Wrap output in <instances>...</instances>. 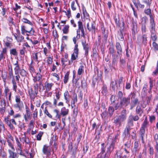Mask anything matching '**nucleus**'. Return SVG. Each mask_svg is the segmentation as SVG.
Segmentation results:
<instances>
[{
	"instance_id": "obj_44",
	"label": "nucleus",
	"mask_w": 158,
	"mask_h": 158,
	"mask_svg": "<svg viewBox=\"0 0 158 158\" xmlns=\"http://www.w3.org/2000/svg\"><path fill=\"white\" fill-rule=\"evenodd\" d=\"M69 26L68 25H66L62 29L63 33L64 34H67L69 32Z\"/></svg>"
},
{
	"instance_id": "obj_29",
	"label": "nucleus",
	"mask_w": 158,
	"mask_h": 158,
	"mask_svg": "<svg viewBox=\"0 0 158 158\" xmlns=\"http://www.w3.org/2000/svg\"><path fill=\"white\" fill-rule=\"evenodd\" d=\"M144 12L145 14L149 15L150 19L153 18V17L152 14L151 10L150 9V7H148V9H145Z\"/></svg>"
},
{
	"instance_id": "obj_14",
	"label": "nucleus",
	"mask_w": 158,
	"mask_h": 158,
	"mask_svg": "<svg viewBox=\"0 0 158 158\" xmlns=\"http://www.w3.org/2000/svg\"><path fill=\"white\" fill-rule=\"evenodd\" d=\"M53 85V84L52 83H49L48 82L46 81L44 83V87L46 89L45 92L48 93L51 90L52 87Z\"/></svg>"
},
{
	"instance_id": "obj_11",
	"label": "nucleus",
	"mask_w": 158,
	"mask_h": 158,
	"mask_svg": "<svg viewBox=\"0 0 158 158\" xmlns=\"http://www.w3.org/2000/svg\"><path fill=\"white\" fill-rule=\"evenodd\" d=\"M41 57V54L40 52H35L32 53L33 60L35 62L39 63L40 60H38L39 57Z\"/></svg>"
},
{
	"instance_id": "obj_10",
	"label": "nucleus",
	"mask_w": 158,
	"mask_h": 158,
	"mask_svg": "<svg viewBox=\"0 0 158 158\" xmlns=\"http://www.w3.org/2000/svg\"><path fill=\"white\" fill-rule=\"evenodd\" d=\"M78 44L75 45L74 49V52L72 54L71 60H75L77 59L78 57Z\"/></svg>"
},
{
	"instance_id": "obj_63",
	"label": "nucleus",
	"mask_w": 158,
	"mask_h": 158,
	"mask_svg": "<svg viewBox=\"0 0 158 158\" xmlns=\"http://www.w3.org/2000/svg\"><path fill=\"white\" fill-rule=\"evenodd\" d=\"M133 99H134V100L132 99L131 102L134 104V106H135L137 104L139 103V101L138 99V98H135H135Z\"/></svg>"
},
{
	"instance_id": "obj_9",
	"label": "nucleus",
	"mask_w": 158,
	"mask_h": 158,
	"mask_svg": "<svg viewBox=\"0 0 158 158\" xmlns=\"http://www.w3.org/2000/svg\"><path fill=\"white\" fill-rule=\"evenodd\" d=\"M42 151L44 154L50 155L51 151V148L50 147L47 146V145H45L43 146Z\"/></svg>"
},
{
	"instance_id": "obj_52",
	"label": "nucleus",
	"mask_w": 158,
	"mask_h": 158,
	"mask_svg": "<svg viewBox=\"0 0 158 158\" xmlns=\"http://www.w3.org/2000/svg\"><path fill=\"white\" fill-rule=\"evenodd\" d=\"M145 132V129L142 128H140V137L142 138L143 142V135L144 134Z\"/></svg>"
},
{
	"instance_id": "obj_33",
	"label": "nucleus",
	"mask_w": 158,
	"mask_h": 158,
	"mask_svg": "<svg viewBox=\"0 0 158 158\" xmlns=\"http://www.w3.org/2000/svg\"><path fill=\"white\" fill-rule=\"evenodd\" d=\"M142 43L146 46L147 43V35L146 34H142Z\"/></svg>"
},
{
	"instance_id": "obj_25",
	"label": "nucleus",
	"mask_w": 158,
	"mask_h": 158,
	"mask_svg": "<svg viewBox=\"0 0 158 158\" xmlns=\"http://www.w3.org/2000/svg\"><path fill=\"white\" fill-rule=\"evenodd\" d=\"M28 93L31 99L34 101L35 97V92H34L32 89L31 88L29 90Z\"/></svg>"
},
{
	"instance_id": "obj_56",
	"label": "nucleus",
	"mask_w": 158,
	"mask_h": 158,
	"mask_svg": "<svg viewBox=\"0 0 158 158\" xmlns=\"http://www.w3.org/2000/svg\"><path fill=\"white\" fill-rule=\"evenodd\" d=\"M142 24H144L146 25V23L148 21V19L146 16H144L141 19Z\"/></svg>"
},
{
	"instance_id": "obj_6",
	"label": "nucleus",
	"mask_w": 158,
	"mask_h": 158,
	"mask_svg": "<svg viewBox=\"0 0 158 158\" xmlns=\"http://www.w3.org/2000/svg\"><path fill=\"white\" fill-rule=\"evenodd\" d=\"M6 141L8 143L9 146L10 147L13 151L15 150V148L13 145V138L10 134L7 135L6 137Z\"/></svg>"
},
{
	"instance_id": "obj_61",
	"label": "nucleus",
	"mask_w": 158,
	"mask_h": 158,
	"mask_svg": "<svg viewBox=\"0 0 158 158\" xmlns=\"http://www.w3.org/2000/svg\"><path fill=\"white\" fill-rule=\"evenodd\" d=\"M44 113L49 118H52V116L49 113L48 110H47L46 107H45V109H44Z\"/></svg>"
},
{
	"instance_id": "obj_38",
	"label": "nucleus",
	"mask_w": 158,
	"mask_h": 158,
	"mask_svg": "<svg viewBox=\"0 0 158 158\" xmlns=\"http://www.w3.org/2000/svg\"><path fill=\"white\" fill-rule=\"evenodd\" d=\"M84 66L83 65L80 66L78 70L77 74L79 75H81L84 72Z\"/></svg>"
},
{
	"instance_id": "obj_37",
	"label": "nucleus",
	"mask_w": 158,
	"mask_h": 158,
	"mask_svg": "<svg viewBox=\"0 0 158 158\" xmlns=\"http://www.w3.org/2000/svg\"><path fill=\"white\" fill-rule=\"evenodd\" d=\"M69 72H67L64 75V82L65 84H66L68 82V81L69 79Z\"/></svg>"
},
{
	"instance_id": "obj_8",
	"label": "nucleus",
	"mask_w": 158,
	"mask_h": 158,
	"mask_svg": "<svg viewBox=\"0 0 158 158\" xmlns=\"http://www.w3.org/2000/svg\"><path fill=\"white\" fill-rule=\"evenodd\" d=\"M101 29L102 33L103 35L102 42L104 44H106V43L108 36V31L106 30L103 25L102 26Z\"/></svg>"
},
{
	"instance_id": "obj_21",
	"label": "nucleus",
	"mask_w": 158,
	"mask_h": 158,
	"mask_svg": "<svg viewBox=\"0 0 158 158\" xmlns=\"http://www.w3.org/2000/svg\"><path fill=\"white\" fill-rule=\"evenodd\" d=\"M78 29L81 30V31L82 34L81 36H84V34L85 33L84 28L82 22L79 21L78 22Z\"/></svg>"
},
{
	"instance_id": "obj_7",
	"label": "nucleus",
	"mask_w": 158,
	"mask_h": 158,
	"mask_svg": "<svg viewBox=\"0 0 158 158\" xmlns=\"http://www.w3.org/2000/svg\"><path fill=\"white\" fill-rule=\"evenodd\" d=\"M21 31L22 34L24 35L25 33H29L31 35H34L35 32L34 30L32 27L31 28V30H27L25 29V27L24 26L22 25L21 26Z\"/></svg>"
},
{
	"instance_id": "obj_32",
	"label": "nucleus",
	"mask_w": 158,
	"mask_h": 158,
	"mask_svg": "<svg viewBox=\"0 0 158 158\" xmlns=\"http://www.w3.org/2000/svg\"><path fill=\"white\" fill-rule=\"evenodd\" d=\"M17 33L19 34L16 40L19 42H21L23 40L24 37L20 34V32L19 30H17Z\"/></svg>"
},
{
	"instance_id": "obj_51",
	"label": "nucleus",
	"mask_w": 158,
	"mask_h": 158,
	"mask_svg": "<svg viewBox=\"0 0 158 158\" xmlns=\"http://www.w3.org/2000/svg\"><path fill=\"white\" fill-rule=\"evenodd\" d=\"M72 100L73 101L72 102V103H73V104H75V102H77V96L76 93H73Z\"/></svg>"
},
{
	"instance_id": "obj_39",
	"label": "nucleus",
	"mask_w": 158,
	"mask_h": 158,
	"mask_svg": "<svg viewBox=\"0 0 158 158\" xmlns=\"http://www.w3.org/2000/svg\"><path fill=\"white\" fill-rule=\"evenodd\" d=\"M114 111V109L113 107L110 106L108 108V114L110 117H111L113 114Z\"/></svg>"
},
{
	"instance_id": "obj_17",
	"label": "nucleus",
	"mask_w": 158,
	"mask_h": 158,
	"mask_svg": "<svg viewBox=\"0 0 158 158\" xmlns=\"http://www.w3.org/2000/svg\"><path fill=\"white\" fill-rule=\"evenodd\" d=\"M42 78V75L40 73H37L35 76L33 77V80L34 83H37V81H40Z\"/></svg>"
},
{
	"instance_id": "obj_47",
	"label": "nucleus",
	"mask_w": 158,
	"mask_h": 158,
	"mask_svg": "<svg viewBox=\"0 0 158 158\" xmlns=\"http://www.w3.org/2000/svg\"><path fill=\"white\" fill-rule=\"evenodd\" d=\"M53 112L56 113V115L55 118H58L60 119L61 118V114H60L59 113V111L57 109H55L53 110Z\"/></svg>"
},
{
	"instance_id": "obj_40",
	"label": "nucleus",
	"mask_w": 158,
	"mask_h": 158,
	"mask_svg": "<svg viewBox=\"0 0 158 158\" xmlns=\"http://www.w3.org/2000/svg\"><path fill=\"white\" fill-rule=\"evenodd\" d=\"M131 119L132 120V121H136L139 119V117L137 115L133 116L132 115H130L128 117Z\"/></svg>"
},
{
	"instance_id": "obj_5",
	"label": "nucleus",
	"mask_w": 158,
	"mask_h": 158,
	"mask_svg": "<svg viewBox=\"0 0 158 158\" xmlns=\"http://www.w3.org/2000/svg\"><path fill=\"white\" fill-rule=\"evenodd\" d=\"M133 126V121L129 118L127 120V124L124 130V133L125 135H128L130 134V131L132 129Z\"/></svg>"
},
{
	"instance_id": "obj_16",
	"label": "nucleus",
	"mask_w": 158,
	"mask_h": 158,
	"mask_svg": "<svg viewBox=\"0 0 158 158\" xmlns=\"http://www.w3.org/2000/svg\"><path fill=\"white\" fill-rule=\"evenodd\" d=\"M150 32L155 31V23L153 18L150 19Z\"/></svg>"
},
{
	"instance_id": "obj_13",
	"label": "nucleus",
	"mask_w": 158,
	"mask_h": 158,
	"mask_svg": "<svg viewBox=\"0 0 158 158\" xmlns=\"http://www.w3.org/2000/svg\"><path fill=\"white\" fill-rule=\"evenodd\" d=\"M91 27H89V22H88L86 24V27L88 30L89 31H94L96 29V24L94 22L91 23Z\"/></svg>"
},
{
	"instance_id": "obj_30",
	"label": "nucleus",
	"mask_w": 158,
	"mask_h": 158,
	"mask_svg": "<svg viewBox=\"0 0 158 158\" xmlns=\"http://www.w3.org/2000/svg\"><path fill=\"white\" fill-rule=\"evenodd\" d=\"M134 3L135 6L137 8H143L144 7V5L141 4L139 0H137V2H134Z\"/></svg>"
},
{
	"instance_id": "obj_22",
	"label": "nucleus",
	"mask_w": 158,
	"mask_h": 158,
	"mask_svg": "<svg viewBox=\"0 0 158 158\" xmlns=\"http://www.w3.org/2000/svg\"><path fill=\"white\" fill-rule=\"evenodd\" d=\"M55 96L56 98H53V104L55 106H56L57 105L58 101L60 98V95L59 92L56 93Z\"/></svg>"
},
{
	"instance_id": "obj_59",
	"label": "nucleus",
	"mask_w": 158,
	"mask_h": 158,
	"mask_svg": "<svg viewBox=\"0 0 158 158\" xmlns=\"http://www.w3.org/2000/svg\"><path fill=\"white\" fill-rule=\"evenodd\" d=\"M131 146L130 141H128L127 142L124 144L125 148L127 149H130V147Z\"/></svg>"
},
{
	"instance_id": "obj_36",
	"label": "nucleus",
	"mask_w": 158,
	"mask_h": 158,
	"mask_svg": "<svg viewBox=\"0 0 158 158\" xmlns=\"http://www.w3.org/2000/svg\"><path fill=\"white\" fill-rule=\"evenodd\" d=\"M151 33V37L152 40L154 41H155L157 39V36L156 35V31L150 32Z\"/></svg>"
},
{
	"instance_id": "obj_42",
	"label": "nucleus",
	"mask_w": 158,
	"mask_h": 158,
	"mask_svg": "<svg viewBox=\"0 0 158 158\" xmlns=\"http://www.w3.org/2000/svg\"><path fill=\"white\" fill-rule=\"evenodd\" d=\"M27 72L24 69H22L20 70L19 72V74L22 76L23 77H25L27 76Z\"/></svg>"
},
{
	"instance_id": "obj_45",
	"label": "nucleus",
	"mask_w": 158,
	"mask_h": 158,
	"mask_svg": "<svg viewBox=\"0 0 158 158\" xmlns=\"http://www.w3.org/2000/svg\"><path fill=\"white\" fill-rule=\"evenodd\" d=\"M117 138V136H116L114 139L112 140L110 146H109L110 147H111L113 149L114 148V145L116 143V140Z\"/></svg>"
},
{
	"instance_id": "obj_35",
	"label": "nucleus",
	"mask_w": 158,
	"mask_h": 158,
	"mask_svg": "<svg viewBox=\"0 0 158 158\" xmlns=\"http://www.w3.org/2000/svg\"><path fill=\"white\" fill-rule=\"evenodd\" d=\"M46 70V66L44 64H43L42 66L40 67L39 68V72L41 74V73H43Z\"/></svg>"
},
{
	"instance_id": "obj_18",
	"label": "nucleus",
	"mask_w": 158,
	"mask_h": 158,
	"mask_svg": "<svg viewBox=\"0 0 158 158\" xmlns=\"http://www.w3.org/2000/svg\"><path fill=\"white\" fill-rule=\"evenodd\" d=\"M135 111L136 114L140 116H141L143 112V110L141 106L139 105L137 106Z\"/></svg>"
},
{
	"instance_id": "obj_48",
	"label": "nucleus",
	"mask_w": 158,
	"mask_h": 158,
	"mask_svg": "<svg viewBox=\"0 0 158 158\" xmlns=\"http://www.w3.org/2000/svg\"><path fill=\"white\" fill-rule=\"evenodd\" d=\"M6 39L7 40H10L9 41V42L8 41H6L5 42V45L7 46V47H10V45H11V43L10 42H11L12 41V39H11L9 37H6Z\"/></svg>"
},
{
	"instance_id": "obj_3",
	"label": "nucleus",
	"mask_w": 158,
	"mask_h": 158,
	"mask_svg": "<svg viewBox=\"0 0 158 158\" xmlns=\"http://www.w3.org/2000/svg\"><path fill=\"white\" fill-rule=\"evenodd\" d=\"M135 93L131 92L128 96V97H123L121 99L120 102L121 106H127L130 103V98L131 99L135 98Z\"/></svg>"
},
{
	"instance_id": "obj_62",
	"label": "nucleus",
	"mask_w": 158,
	"mask_h": 158,
	"mask_svg": "<svg viewBox=\"0 0 158 158\" xmlns=\"http://www.w3.org/2000/svg\"><path fill=\"white\" fill-rule=\"evenodd\" d=\"M1 76L2 78L3 81L4 82H5L6 81V80L7 78V74L6 73H3L2 72V74Z\"/></svg>"
},
{
	"instance_id": "obj_1",
	"label": "nucleus",
	"mask_w": 158,
	"mask_h": 158,
	"mask_svg": "<svg viewBox=\"0 0 158 158\" xmlns=\"http://www.w3.org/2000/svg\"><path fill=\"white\" fill-rule=\"evenodd\" d=\"M127 118V114L126 110H124L121 112L120 115H117L114 118V123L116 125L119 127L121 126L122 123L124 122Z\"/></svg>"
},
{
	"instance_id": "obj_55",
	"label": "nucleus",
	"mask_w": 158,
	"mask_h": 158,
	"mask_svg": "<svg viewBox=\"0 0 158 158\" xmlns=\"http://www.w3.org/2000/svg\"><path fill=\"white\" fill-rule=\"evenodd\" d=\"M141 30L142 34H145L146 32V25L144 24H142Z\"/></svg>"
},
{
	"instance_id": "obj_27",
	"label": "nucleus",
	"mask_w": 158,
	"mask_h": 158,
	"mask_svg": "<svg viewBox=\"0 0 158 158\" xmlns=\"http://www.w3.org/2000/svg\"><path fill=\"white\" fill-rule=\"evenodd\" d=\"M14 64L15 66V67L14 68L15 73H19V72L21 69H20L19 65L18 63V61H16V63Z\"/></svg>"
},
{
	"instance_id": "obj_53",
	"label": "nucleus",
	"mask_w": 158,
	"mask_h": 158,
	"mask_svg": "<svg viewBox=\"0 0 158 158\" xmlns=\"http://www.w3.org/2000/svg\"><path fill=\"white\" fill-rule=\"evenodd\" d=\"M4 93L5 94V97L6 100H7V95L9 94V93L10 92V89L8 88V87H6L4 89Z\"/></svg>"
},
{
	"instance_id": "obj_26",
	"label": "nucleus",
	"mask_w": 158,
	"mask_h": 158,
	"mask_svg": "<svg viewBox=\"0 0 158 158\" xmlns=\"http://www.w3.org/2000/svg\"><path fill=\"white\" fill-rule=\"evenodd\" d=\"M64 97L66 102L67 103L69 102L70 95L69 93L67 90H66L64 93Z\"/></svg>"
},
{
	"instance_id": "obj_23",
	"label": "nucleus",
	"mask_w": 158,
	"mask_h": 158,
	"mask_svg": "<svg viewBox=\"0 0 158 158\" xmlns=\"http://www.w3.org/2000/svg\"><path fill=\"white\" fill-rule=\"evenodd\" d=\"M16 152H17V154H18V155H20L21 156H23L24 157H27V156L25 155L24 153L23 152V148H16Z\"/></svg>"
},
{
	"instance_id": "obj_20",
	"label": "nucleus",
	"mask_w": 158,
	"mask_h": 158,
	"mask_svg": "<svg viewBox=\"0 0 158 158\" xmlns=\"http://www.w3.org/2000/svg\"><path fill=\"white\" fill-rule=\"evenodd\" d=\"M122 27L121 28L122 29L120 30V33L118 35V39L121 40V41H123L124 40V37L123 35V29H124V23L123 22H122Z\"/></svg>"
},
{
	"instance_id": "obj_46",
	"label": "nucleus",
	"mask_w": 158,
	"mask_h": 158,
	"mask_svg": "<svg viewBox=\"0 0 158 158\" xmlns=\"http://www.w3.org/2000/svg\"><path fill=\"white\" fill-rule=\"evenodd\" d=\"M148 124V122L147 119V118H145L144 119L141 128L145 129L147 127Z\"/></svg>"
},
{
	"instance_id": "obj_57",
	"label": "nucleus",
	"mask_w": 158,
	"mask_h": 158,
	"mask_svg": "<svg viewBox=\"0 0 158 158\" xmlns=\"http://www.w3.org/2000/svg\"><path fill=\"white\" fill-rule=\"evenodd\" d=\"M83 14L84 15V16L86 18V19H88L89 21H90L89 19V14L87 13L86 11H84L82 12Z\"/></svg>"
},
{
	"instance_id": "obj_49",
	"label": "nucleus",
	"mask_w": 158,
	"mask_h": 158,
	"mask_svg": "<svg viewBox=\"0 0 158 158\" xmlns=\"http://www.w3.org/2000/svg\"><path fill=\"white\" fill-rule=\"evenodd\" d=\"M62 12L65 13V15L67 16L68 18H69L71 17V12L70 9H69L67 11L63 10L62 11Z\"/></svg>"
},
{
	"instance_id": "obj_28",
	"label": "nucleus",
	"mask_w": 158,
	"mask_h": 158,
	"mask_svg": "<svg viewBox=\"0 0 158 158\" xmlns=\"http://www.w3.org/2000/svg\"><path fill=\"white\" fill-rule=\"evenodd\" d=\"M148 78L149 80V84L150 85L149 92L150 93L151 92L153 86L155 85V83L154 82L152 78L149 77Z\"/></svg>"
},
{
	"instance_id": "obj_31",
	"label": "nucleus",
	"mask_w": 158,
	"mask_h": 158,
	"mask_svg": "<svg viewBox=\"0 0 158 158\" xmlns=\"http://www.w3.org/2000/svg\"><path fill=\"white\" fill-rule=\"evenodd\" d=\"M12 84L13 89L15 92H17V86L15 78L12 79Z\"/></svg>"
},
{
	"instance_id": "obj_58",
	"label": "nucleus",
	"mask_w": 158,
	"mask_h": 158,
	"mask_svg": "<svg viewBox=\"0 0 158 158\" xmlns=\"http://www.w3.org/2000/svg\"><path fill=\"white\" fill-rule=\"evenodd\" d=\"M152 45L153 48L154 50L156 51L158 50V44L155 41H154L152 43Z\"/></svg>"
},
{
	"instance_id": "obj_12",
	"label": "nucleus",
	"mask_w": 158,
	"mask_h": 158,
	"mask_svg": "<svg viewBox=\"0 0 158 158\" xmlns=\"http://www.w3.org/2000/svg\"><path fill=\"white\" fill-rule=\"evenodd\" d=\"M13 150H11L10 149L8 150L9 154V158H18L19 156Z\"/></svg>"
},
{
	"instance_id": "obj_4",
	"label": "nucleus",
	"mask_w": 158,
	"mask_h": 158,
	"mask_svg": "<svg viewBox=\"0 0 158 158\" xmlns=\"http://www.w3.org/2000/svg\"><path fill=\"white\" fill-rule=\"evenodd\" d=\"M15 102L16 103L13 105L14 107L19 111H22L24 108V105L19 95L15 96Z\"/></svg>"
},
{
	"instance_id": "obj_19",
	"label": "nucleus",
	"mask_w": 158,
	"mask_h": 158,
	"mask_svg": "<svg viewBox=\"0 0 158 158\" xmlns=\"http://www.w3.org/2000/svg\"><path fill=\"white\" fill-rule=\"evenodd\" d=\"M154 139L156 143L155 145V148L156 151V156L158 158V135L157 134H156L155 135Z\"/></svg>"
},
{
	"instance_id": "obj_2",
	"label": "nucleus",
	"mask_w": 158,
	"mask_h": 158,
	"mask_svg": "<svg viewBox=\"0 0 158 158\" xmlns=\"http://www.w3.org/2000/svg\"><path fill=\"white\" fill-rule=\"evenodd\" d=\"M115 47L117 50V53L118 55H114L113 56L112 64H116L117 63L118 57H121L122 53V50L120 44L117 42L116 43Z\"/></svg>"
},
{
	"instance_id": "obj_43",
	"label": "nucleus",
	"mask_w": 158,
	"mask_h": 158,
	"mask_svg": "<svg viewBox=\"0 0 158 158\" xmlns=\"http://www.w3.org/2000/svg\"><path fill=\"white\" fill-rule=\"evenodd\" d=\"M109 53L112 54V57L115 55L114 54L115 52V51L113 46H110L109 48Z\"/></svg>"
},
{
	"instance_id": "obj_50",
	"label": "nucleus",
	"mask_w": 158,
	"mask_h": 158,
	"mask_svg": "<svg viewBox=\"0 0 158 158\" xmlns=\"http://www.w3.org/2000/svg\"><path fill=\"white\" fill-rule=\"evenodd\" d=\"M83 47V49L85 51V55L86 56H87L88 54V49L89 48V45L88 44L82 46Z\"/></svg>"
},
{
	"instance_id": "obj_60",
	"label": "nucleus",
	"mask_w": 158,
	"mask_h": 158,
	"mask_svg": "<svg viewBox=\"0 0 158 158\" xmlns=\"http://www.w3.org/2000/svg\"><path fill=\"white\" fill-rule=\"evenodd\" d=\"M22 139L24 140V142L27 144H29L30 143V140L28 137H23Z\"/></svg>"
},
{
	"instance_id": "obj_41",
	"label": "nucleus",
	"mask_w": 158,
	"mask_h": 158,
	"mask_svg": "<svg viewBox=\"0 0 158 158\" xmlns=\"http://www.w3.org/2000/svg\"><path fill=\"white\" fill-rule=\"evenodd\" d=\"M21 21L23 23H25L28 24L31 26H32L33 25V24L31 22L25 18H24L22 19H21Z\"/></svg>"
},
{
	"instance_id": "obj_24",
	"label": "nucleus",
	"mask_w": 158,
	"mask_h": 158,
	"mask_svg": "<svg viewBox=\"0 0 158 158\" xmlns=\"http://www.w3.org/2000/svg\"><path fill=\"white\" fill-rule=\"evenodd\" d=\"M41 83V81H40L39 84L37 83H34V92L36 95L38 94V90L39 86Z\"/></svg>"
},
{
	"instance_id": "obj_15",
	"label": "nucleus",
	"mask_w": 158,
	"mask_h": 158,
	"mask_svg": "<svg viewBox=\"0 0 158 158\" xmlns=\"http://www.w3.org/2000/svg\"><path fill=\"white\" fill-rule=\"evenodd\" d=\"M69 112V109L66 108L65 107H63L61 109L60 114L63 117H64L67 115L68 114Z\"/></svg>"
},
{
	"instance_id": "obj_54",
	"label": "nucleus",
	"mask_w": 158,
	"mask_h": 158,
	"mask_svg": "<svg viewBox=\"0 0 158 158\" xmlns=\"http://www.w3.org/2000/svg\"><path fill=\"white\" fill-rule=\"evenodd\" d=\"M148 87V84L147 83H145L143 86V90H142V93H144V95L146 94L147 92V88Z\"/></svg>"
},
{
	"instance_id": "obj_64",
	"label": "nucleus",
	"mask_w": 158,
	"mask_h": 158,
	"mask_svg": "<svg viewBox=\"0 0 158 158\" xmlns=\"http://www.w3.org/2000/svg\"><path fill=\"white\" fill-rule=\"evenodd\" d=\"M122 106H121L120 103H119L118 102L114 106V108L115 110H117L119 108H121Z\"/></svg>"
},
{
	"instance_id": "obj_34",
	"label": "nucleus",
	"mask_w": 158,
	"mask_h": 158,
	"mask_svg": "<svg viewBox=\"0 0 158 158\" xmlns=\"http://www.w3.org/2000/svg\"><path fill=\"white\" fill-rule=\"evenodd\" d=\"M139 142L138 141H136L134 143V146L133 148V151H135L136 152L139 150Z\"/></svg>"
}]
</instances>
